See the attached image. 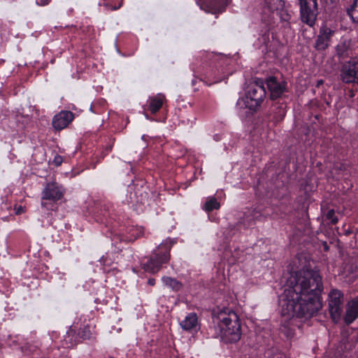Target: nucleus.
<instances>
[{
	"instance_id": "nucleus-1",
	"label": "nucleus",
	"mask_w": 358,
	"mask_h": 358,
	"mask_svg": "<svg viewBox=\"0 0 358 358\" xmlns=\"http://www.w3.org/2000/svg\"><path fill=\"white\" fill-rule=\"evenodd\" d=\"M279 300L283 315L308 319L322 308L323 284L318 271L301 270L292 274Z\"/></svg>"
},
{
	"instance_id": "nucleus-2",
	"label": "nucleus",
	"mask_w": 358,
	"mask_h": 358,
	"mask_svg": "<svg viewBox=\"0 0 358 358\" xmlns=\"http://www.w3.org/2000/svg\"><path fill=\"white\" fill-rule=\"evenodd\" d=\"M215 337H219L225 343L238 342L241 337L242 331L239 317L237 314L229 310L222 311L213 317Z\"/></svg>"
},
{
	"instance_id": "nucleus-3",
	"label": "nucleus",
	"mask_w": 358,
	"mask_h": 358,
	"mask_svg": "<svg viewBox=\"0 0 358 358\" xmlns=\"http://www.w3.org/2000/svg\"><path fill=\"white\" fill-rule=\"evenodd\" d=\"M171 245L168 244H161L155 250L148 259L144 258L142 260V268L150 273H157L163 264L169 262L170 255L169 251Z\"/></svg>"
},
{
	"instance_id": "nucleus-4",
	"label": "nucleus",
	"mask_w": 358,
	"mask_h": 358,
	"mask_svg": "<svg viewBox=\"0 0 358 358\" xmlns=\"http://www.w3.org/2000/svg\"><path fill=\"white\" fill-rule=\"evenodd\" d=\"M266 94L263 81L258 80L249 86L241 101L243 103L245 108L256 111L264 100Z\"/></svg>"
},
{
	"instance_id": "nucleus-5",
	"label": "nucleus",
	"mask_w": 358,
	"mask_h": 358,
	"mask_svg": "<svg viewBox=\"0 0 358 358\" xmlns=\"http://www.w3.org/2000/svg\"><path fill=\"white\" fill-rule=\"evenodd\" d=\"M301 21L313 27L318 15L317 0H298Z\"/></svg>"
},
{
	"instance_id": "nucleus-6",
	"label": "nucleus",
	"mask_w": 358,
	"mask_h": 358,
	"mask_svg": "<svg viewBox=\"0 0 358 358\" xmlns=\"http://www.w3.org/2000/svg\"><path fill=\"white\" fill-rule=\"evenodd\" d=\"M343 293L338 289H333L329 294V311L334 322L340 320L343 312Z\"/></svg>"
},
{
	"instance_id": "nucleus-7",
	"label": "nucleus",
	"mask_w": 358,
	"mask_h": 358,
	"mask_svg": "<svg viewBox=\"0 0 358 358\" xmlns=\"http://www.w3.org/2000/svg\"><path fill=\"white\" fill-rule=\"evenodd\" d=\"M63 193L56 182L48 183L46 187L43 191L41 206L47 209H53V205L51 207L48 206V203L46 201L49 200L55 202L62 199Z\"/></svg>"
},
{
	"instance_id": "nucleus-8",
	"label": "nucleus",
	"mask_w": 358,
	"mask_h": 358,
	"mask_svg": "<svg viewBox=\"0 0 358 358\" xmlns=\"http://www.w3.org/2000/svg\"><path fill=\"white\" fill-rule=\"evenodd\" d=\"M266 83L270 92V99L272 100L281 97L282 94L287 91V82L283 80H280L275 76L267 78Z\"/></svg>"
},
{
	"instance_id": "nucleus-9",
	"label": "nucleus",
	"mask_w": 358,
	"mask_h": 358,
	"mask_svg": "<svg viewBox=\"0 0 358 358\" xmlns=\"http://www.w3.org/2000/svg\"><path fill=\"white\" fill-rule=\"evenodd\" d=\"M334 34V31L331 29L327 26L322 27L315 40V48L317 50H324L327 49L329 45L331 38Z\"/></svg>"
},
{
	"instance_id": "nucleus-10",
	"label": "nucleus",
	"mask_w": 358,
	"mask_h": 358,
	"mask_svg": "<svg viewBox=\"0 0 358 358\" xmlns=\"http://www.w3.org/2000/svg\"><path fill=\"white\" fill-rule=\"evenodd\" d=\"M73 119L72 112L62 111L53 117L52 126L57 130H62L66 127Z\"/></svg>"
},
{
	"instance_id": "nucleus-11",
	"label": "nucleus",
	"mask_w": 358,
	"mask_h": 358,
	"mask_svg": "<svg viewBox=\"0 0 358 358\" xmlns=\"http://www.w3.org/2000/svg\"><path fill=\"white\" fill-rule=\"evenodd\" d=\"M357 69L356 64L345 65L341 72L343 80L347 83L356 81L358 83V71Z\"/></svg>"
},
{
	"instance_id": "nucleus-12",
	"label": "nucleus",
	"mask_w": 358,
	"mask_h": 358,
	"mask_svg": "<svg viewBox=\"0 0 358 358\" xmlns=\"http://www.w3.org/2000/svg\"><path fill=\"white\" fill-rule=\"evenodd\" d=\"M358 317V297L348 302L346 307L345 321L348 324L352 323Z\"/></svg>"
},
{
	"instance_id": "nucleus-13",
	"label": "nucleus",
	"mask_w": 358,
	"mask_h": 358,
	"mask_svg": "<svg viewBox=\"0 0 358 358\" xmlns=\"http://www.w3.org/2000/svg\"><path fill=\"white\" fill-rule=\"evenodd\" d=\"M166 101V97L162 94H157L156 96L149 98L148 110L152 114H155L162 108Z\"/></svg>"
},
{
	"instance_id": "nucleus-14",
	"label": "nucleus",
	"mask_w": 358,
	"mask_h": 358,
	"mask_svg": "<svg viewBox=\"0 0 358 358\" xmlns=\"http://www.w3.org/2000/svg\"><path fill=\"white\" fill-rule=\"evenodd\" d=\"M181 327L186 331H191L196 329L198 317L196 313L188 314L184 320L180 323Z\"/></svg>"
},
{
	"instance_id": "nucleus-15",
	"label": "nucleus",
	"mask_w": 358,
	"mask_h": 358,
	"mask_svg": "<svg viewBox=\"0 0 358 358\" xmlns=\"http://www.w3.org/2000/svg\"><path fill=\"white\" fill-rule=\"evenodd\" d=\"M345 272L354 279L358 277V257H350L344 268Z\"/></svg>"
},
{
	"instance_id": "nucleus-16",
	"label": "nucleus",
	"mask_w": 358,
	"mask_h": 358,
	"mask_svg": "<svg viewBox=\"0 0 358 358\" xmlns=\"http://www.w3.org/2000/svg\"><path fill=\"white\" fill-rule=\"evenodd\" d=\"M286 105L285 103H276L273 106L272 113L273 120L275 122H280L283 120L286 113Z\"/></svg>"
},
{
	"instance_id": "nucleus-17",
	"label": "nucleus",
	"mask_w": 358,
	"mask_h": 358,
	"mask_svg": "<svg viewBox=\"0 0 358 358\" xmlns=\"http://www.w3.org/2000/svg\"><path fill=\"white\" fill-rule=\"evenodd\" d=\"M162 280L166 286L170 287L172 290L175 292L180 291L182 289V283L176 278L169 276H164L162 278Z\"/></svg>"
},
{
	"instance_id": "nucleus-18",
	"label": "nucleus",
	"mask_w": 358,
	"mask_h": 358,
	"mask_svg": "<svg viewBox=\"0 0 358 358\" xmlns=\"http://www.w3.org/2000/svg\"><path fill=\"white\" fill-rule=\"evenodd\" d=\"M265 7L270 11L278 10L284 6V2L282 0H262Z\"/></svg>"
},
{
	"instance_id": "nucleus-19",
	"label": "nucleus",
	"mask_w": 358,
	"mask_h": 358,
	"mask_svg": "<svg viewBox=\"0 0 358 358\" xmlns=\"http://www.w3.org/2000/svg\"><path fill=\"white\" fill-rule=\"evenodd\" d=\"M220 208V203L215 197H208L203 206V209L206 212H211L213 210H217Z\"/></svg>"
},
{
	"instance_id": "nucleus-20",
	"label": "nucleus",
	"mask_w": 358,
	"mask_h": 358,
	"mask_svg": "<svg viewBox=\"0 0 358 358\" xmlns=\"http://www.w3.org/2000/svg\"><path fill=\"white\" fill-rule=\"evenodd\" d=\"M347 13L354 22L358 23V0H354L353 4L348 8Z\"/></svg>"
},
{
	"instance_id": "nucleus-21",
	"label": "nucleus",
	"mask_w": 358,
	"mask_h": 358,
	"mask_svg": "<svg viewBox=\"0 0 358 358\" xmlns=\"http://www.w3.org/2000/svg\"><path fill=\"white\" fill-rule=\"evenodd\" d=\"M280 330L287 338H291L294 335V330L286 324H282Z\"/></svg>"
},
{
	"instance_id": "nucleus-22",
	"label": "nucleus",
	"mask_w": 358,
	"mask_h": 358,
	"mask_svg": "<svg viewBox=\"0 0 358 358\" xmlns=\"http://www.w3.org/2000/svg\"><path fill=\"white\" fill-rule=\"evenodd\" d=\"M326 217L331 222L332 224H335L338 222V218L335 215V212L334 210H329L326 215Z\"/></svg>"
},
{
	"instance_id": "nucleus-23",
	"label": "nucleus",
	"mask_w": 358,
	"mask_h": 358,
	"mask_svg": "<svg viewBox=\"0 0 358 358\" xmlns=\"http://www.w3.org/2000/svg\"><path fill=\"white\" fill-rule=\"evenodd\" d=\"M280 19L285 22H289L291 18L290 15L288 14L286 11L282 10H280Z\"/></svg>"
},
{
	"instance_id": "nucleus-24",
	"label": "nucleus",
	"mask_w": 358,
	"mask_h": 358,
	"mask_svg": "<svg viewBox=\"0 0 358 358\" xmlns=\"http://www.w3.org/2000/svg\"><path fill=\"white\" fill-rule=\"evenodd\" d=\"M14 210L16 215H20L25 211V208L22 206H15Z\"/></svg>"
},
{
	"instance_id": "nucleus-25",
	"label": "nucleus",
	"mask_w": 358,
	"mask_h": 358,
	"mask_svg": "<svg viewBox=\"0 0 358 358\" xmlns=\"http://www.w3.org/2000/svg\"><path fill=\"white\" fill-rule=\"evenodd\" d=\"M62 157L59 155H56L53 159V163L56 165V166H59L62 164Z\"/></svg>"
},
{
	"instance_id": "nucleus-26",
	"label": "nucleus",
	"mask_w": 358,
	"mask_h": 358,
	"mask_svg": "<svg viewBox=\"0 0 358 358\" xmlns=\"http://www.w3.org/2000/svg\"><path fill=\"white\" fill-rule=\"evenodd\" d=\"M50 2V0H37L36 3L39 6H45L48 4Z\"/></svg>"
},
{
	"instance_id": "nucleus-27",
	"label": "nucleus",
	"mask_w": 358,
	"mask_h": 358,
	"mask_svg": "<svg viewBox=\"0 0 358 358\" xmlns=\"http://www.w3.org/2000/svg\"><path fill=\"white\" fill-rule=\"evenodd\" d=\"M148 284L150 286H154L155 285V278H149L148 280Z\"/></svg>"
},
{
	"instance_id": "nucleus-28",
	"label": "nucleus",
	"mask_w": 358,
	"mask_h": 358,
	"mask_svg": "<svg viewBox=\"0 0 358 358\" xmlns=\"http://www.w3.org/2000/svg\"><path fill=\"white\" fill-rule=\"evenodd\" d=\"M118 8H120V6H117H117H111V7H110V9H111V10H116V9H117Z\"/></svg>"
},
{
	"instance_id": "nucleus-29",
	"label": "nucleus",
	"mask_w": 358,
	"mask_h": 358,
	"mask_svg": "<svg viewBox=\"0 0 358 358\" xmlns=\"http://www.w3.org/2000/svg\"><path fill=\"white\" fill-rule=\"evenodd\" d=\"M322 83H323L322 80H319V81L317 82V85H321V84H322Z\"/></svg>"
},
{
	"instance_id": "nucleus-30",
	"label": "nucleus",
	"mask_w": 358,
	"mask_h": 358,
	"mask_svg": "<svg viewBox=\"0 0 358 358\" xmlns=\"http://www.w3.org/2000/svg\"><path fill=\"white\" fill-rule=\"evenodd\" d=\"M330 1V3H335L336 1V0H329Z\"/></svg>"
},
{
	"instance_id": "nucleus-31",
	"label": "nucleus",
	"mask_w": 358,
	"mask_h": 358,
	"mask_svg": "<svg viewBox=\"0 0 358 358\" xmlns=\"http://www.w3.org/2000/svg\"><path fill=\"white\" fill-rule=\"evenodd\" d=\"M358 358V357H357Z\"/></svg>"
}]
</instances>
